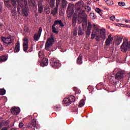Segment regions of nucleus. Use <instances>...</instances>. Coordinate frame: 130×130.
Segmentation results:
<instances>
[{"label": "nucleus", "instance_id": "nucleus-1", "mask_svg": "<svg viewBox=\"0 0 130 130\" xmlns=\"http://www.w3.org/2000/svg\"><path fill=\"white\" fill-rule=\"evenodd\" d=\"M17 5L22 10V15L28 17V2L27 0H16Z\"/></svg>", "mask_w": 130, "mask_h": 130}, {"label": "nucleus", "instance_id": "nucleus-2", "mask_svg": "<svg viewBox=\"0 0 130 130\" xmlns=\"http://www.w3.org/2000/svg\"><path fill=\"white\" fill-rule=\"evenodd\" d=\"M4 2L6 7H7V8H11V2L13 7H14V9L11 12V14L13 17H16L17 16V0H4Z\"/></svg>", "mask_w": 130, "mask_h": 130}, {"label": "nucleus", "instance_id": "nucleus-3", "mask_svg": "<svg viewBox=\"0 0 130 130\" xmlns=\"http://www.w3.org/2000/svg\"><path fill=\"white\" fill-rule=\"evenodd\" d=\"M86 12L85 10H80L79 12V18H78V21L79 23H84L85 25L88 24V21L87 20L88 19V15L86 14Z\"/></svg>", "mask_w": 130, "mask_h": 130}, {"label": "nucleus", "instance_id": "nucleus-4", "mask_svg": "<svg viewBox=\"0 0 130 130\" xmlns=\"http://www.w3.org/2000/svg\"><path fill=\"white\" fill-rule=\"evenodd\" d=\"M121 50L122 52H126L127 50H130V41L128 42L127 39L123 40L122 44L121 46Z\"/></svg>", "mask_w": 130, "mask_h": 130}, {"label": "nucleus", "instance_id": "nucleus-5", "mask_svg": "<svg viewBox=\"0 0 130 130\" xmlns=\"http://www.w3.org/2000/svg\"><path fill=\"white\" fill-rule=\"evenodd\" d=\"M50 63L51 67L53 68V69H58L61 64L59 62V60L55 58H52L50 60Z\"/></svg>", "mask_w": 130, "mask_h": 130}, {"label": "nucleus", "instance_id": "nucleus-6", "mask_svg": "<svg viewBox=\"0 0 130 130\" xmlns=\"http://www.w3.org/2000/svg\"><path fill=\"white\" fill-rule=\"evenodd\" d=\"M2 41L3 42L4 45H5V46H11V45H12L14 44L13 43V41L12 40V38L10 37H2L1 38Z\"/></svg>", "mask_w": 130, "mask_h": 130}, {"label": "nucleus", "instance_id": "nucleus-7", "mask_svg": "<svg viewBox=\"0 0 130 130\" xmlns=\"http://www.w3.org/2000/svg\"><path fill=\"white\" fill-rule=\"evenodd\" d=\"M54 43V39L52 37H50L46 42L45 49L46 50H49V48L52 46V45Z\"/></svg>", "mask_w": 130, "mask_h": 130}, {"label": "nucleus", "instance_id": "nucleus-8", "mask_svg": "<svg viewBox=\"0 0 130 130\" xmlns=\"http://www.w3.org/2000/svg\"><path fill=\"white\" fill-rule=\"evenodd\" d=\"M75 101H76V98L72 95H70L68 98L64 99L63 101V103L67 105H70L72 102H75Z\"/></svg>", "mask_w": 130, "mask_h": 130}, {"label": "nucleus", "instance_id": "nucleus-9", "mask_svg": "<svg viewBox=\"0 0 130 130\" xmlns=\"http://www.w3.org/2000/svg\"><path fill=\"white\" fill-rule=\"evenodd\" d=\"M100 37L104 40L106 39V37H107V33H106V29H105V28L100 29Z\"/></svg>", "mask_w": 130, "mask_h": 130}, {"label": "nucleus", "instance_id": "nucleus-10", "mask_svg": "<svg viewBox=\"0 0 130 130\" xmlns=\"http://www.w3.org/2000/svg\"><path fill=\"white\" fill-rule=\"evenodd\" d=\"M41 33H42V27H40L38 32L35 34L34 36V39L35 41H38V40L40 39Z\"/></svg>", "mask_w": 130, "mask_h": 130}, {"label": "nucleus", "instance_id": "nucleus-11", "mask_svg": "<svg viewBox=\"0 0 130 130\" xmlns=\"http://www.w3.org/2000/svg\"><path fill=\"white\" fill-rule=\"evenodd\" d=\"M113 41V37H112V35H109L108 36L107 39L106 40V46H109L111 44V43Z\"/></svg>", "mask_w": 130, "mask_h": 130}, {"label": "nucleus", "instance_id": "nucleus-12", "mask_svg": "<svg viewBox=\"0 0 130 130\" xmlns=\"http://www.w3.org/2000/svg\"><path fill=\"white\" fill-rule=\"evenodd\" d=\"M23 51H24L25 52H28V39L25 38L24 39H23Z\"/></svg>", "mask_w": 130, "mask_h": 130}, {"label": "nucleus", "instance_id": "nucleus-13", "mask_svg": "<svg viewBox=\"0 0 130 130\" xmlns=\"http://www.w3.org/2000/svg\"><path fill=\"white\" fill-rule=\"evenodd\" d=\"M11 112L12 114H19L21 112V110L19 108L13 107L11 109Z\"/></svg>", "mask_w": 130, "mask_h": 130}, {"label": "nucleus", "instance_id": "nucleus-14", "mask_svg": "<svg viewBox=\"0 0 130 130\" xmlns=\"http://www.w3.org/2000/svg\"><path fill=\"white\" fill-rule=\"evenodd\" d=\"M115 76V80L118 82L119 80H121L123 78V73L121 72H117Z\"/></svg>", "mask_w": 130, "mask_h": 130}, {"label": "nucleus", "instance_id": "nucleus-15", "mask_svg": "<svg viewBox=\"0 0 130 130\" xmlns=\"http://www.w3.org/2000/svg\"><path fill=\"white\" fill-rule=\"evenodd\" d=\"M41 66L43 68H44V67H47V66H48V59H47V58L46 57H44L41 61Z\"/></svg>", "mask_w": 130, "mask_h": 130}, {"label": "nucleus", "instance_id": "nucleus-16", "mask_svg": "<svg viewBox=\"0 0 130 130\" xmlns=\"http://www.w3.org/2000/svg\"><path fill=\"white\" fill-rule=\"evenodd\" d=\"M92 28H93L92 33L96 36H98V34H99V29H98L97 25H96L95 24H93Z\"/></svg>", "mask_w": 130, "mask_h": 130}, {"label": "nucleus", "instance_id": "nucleus-17", "mask_svg": "<svg viewBox=\"0 0 130 130\" xmlns=\"http://www.w3.org/2000/svg\"><path fill=\"white\" fill-rule=\"evenodd\" d=\"M122 39H123V38L122 37H120L119 36H118L116 37L115 38V44L116 45H119L121 42H122Z\"/></svg>", "mask_w": 130, "mask_h": 130}, {"label": "nucleus", "instance_id": "nucleus-18", "mask_svg": "<svg viewBox=\"0 0 130 130\" xmlns=\"http://www.w3.org/2000/svg\"><path fill=\"white\" fill-rule=\"evenodd\" d=\"M31 125L34 127H36V128H40V125L38 123H37V121H36V119H33L31 120Z\"/></svg>", "mask_w": 130, "mask_h": 130}, {"label": "nucleus", "instance_id": "nucleus-19", "mask_svg": "<svg viewBox=\"0 0 130 130\" xmlns=\"http://www.w3.org/2000/svg\"><path fill=\"white\" fill-rule=\"evenodd\" d=\"M109 80L110 82H111L112 83H116L117 82V81L115 80V75L112 74L109 77Z\"/></svg>", "mask_w": 130, "mask_h": 130}, {"label": "nucleus", "instance_id": "nucleus-20", "mask_svg": "<svg viewBox=\"0 0 130 130\" xmlns=\"http://www.w3.org/2000/svg\"><path fill=\"white\" fill-rule=\"evenodd\" d=\"M57 24L60 25V27H64V24H63L61 20H55L54 24L53 25H54V26H55L56 25H57Z\"/></svg>", "mask_w": 130, "mask_h": 130}, {"label": "nucleus", "instance_id": "nucleus-21", "mask_svg": "<svg viewBox=\"0 0 130 130\" xmlns=\"http://www.w3.org/2000/svg\"><path fill=\"white\" fill-rule=\"evenodd\" d=\"M58 12V6H56L55 8H54L51 12V14L53 15V16H55Z\"/></svg>", "mask_w": 130, "mask_h": 130}, {"label": "nucleus", "instance_id": "nucleus-22", "mask_svg": "<svg viewBox=\"0 0 130 130\" xmlns=\"http://www.w3.org/2000/svg\"><path fill=\"white\" fill-rule=\"evenodd\" d=\"M77 64H82L83 63V57L82 55L80 54L77 60Z\"/></svg>", "mask_w": 130, "mask_h": 130}, {"label": "nucleus", "instance_id": "nucleus-23", "mask_svg": "<svg viewBox=\"0 0 130 130\" xmlns=\"http://www.w3.org/2000/svg\"><path fill=\"white\" fill-rule=\"evenodd\" d=\"M85 33V31L84 29H82L81 26H79L78 27V36H82Z\"/></svg>", "mask_w": 130, "mask_h": 130}, {"label": "nucleus", "instance_id": "nucleus-24", "mask_svg": "<svg viewBox=\"0 0 130 130\" xmlns=\"http://www.w3.org/2000/svg\"><path fill=\"white\" fill-rule=\"evenodd\" d=\"M19 51H20V43L18 42L14 49V52H18Z\"/></svg>", "mask_w": 130, "mask_h": 130}, {"label": "nucleus", "instance_id": "nucleus-25", "mask_svg": "<svg viewBox=\"0 0 130 130\" xmlns=\"http://www.w3.org/2000/svg\"><path fill=\"white\" fill-rule=\"evenodd\" d=\"M8 58L6 56H0V62H3L4 61H7Z\"/></svg>", "mask_w": 130, "mask_h": 130}, {"label": "nucleus", "instance_id": "nucleus-26", "mask_svg": "<svg viewBox=\"0 0 130 130\" xmlns=\"http://www.w3.org/2000/svg\"><path fill=\"white\" fill-rule=\"evenodd\" d=\"M82 6L84 7V9L86 10V12H91V7H90V6H85V4H83Z\"/></svg>", "mask_w": 130, "mask_h": 130}, {"label": "nucleus", "instance_id": "nucleus-27", "mask_svg": "<svg viewBox=\"0 0 130 130\" xmlns=\"http://www.w3.org/2000/svg\"><path fill=\"white\" fill-rule=\"evenodd\" d=\"M105 2H106L107 5L108 6H112V5H114V3H113V2L112 0H104Z\"/></svg>", "mask_w": 130, "mask_h": 130}, {"label": "nucleus", "instance_id": "nucleus-28", "mask_svg": "<svg viewBox=\"0 0 130 130\" xmlns=\"http://www.w3.org/2000/svg\"><path fill=\"white\" fill-rule=\"evenodd\" d=\"M67 6H68V2H67V0H62V8H67Z\"/></svg>", "mask_w": 130, "mask_h": 130}, {"label": "nucleus", "instance_id": "nucleus-29", "mask_svg": "<svg viewBox=\"0 0 130 130\" xmlns=\"http://www.w3.org/2000/svg\"><path fill=\"white\" fill-rule=\"evenodd\" d=\"M76 24H77V16H74L72 19V25L76 26Z\"/></svg>", "mask_w": 130, "mask_h": 130}, {"label": "nucleus", "instance_id": "nucleus-30", "mask_svg": "<svg viewBox=\"0 0 130 130\" xmlns=\"http://www.w3.org/2000/svg\"><path fill=\"white\" fill-rule=\"evenodd\" d=\"M85 105V100L84 99H82L81 100L79 104V107H83Z\"/></svg>", "mask_w": 130, "mask_h": 130}, {"label": "nucleus", "instance_id": "nucleus-31", "mask_svg": "<svg viewBox=\"0 0 130 130\" xmlns=\"http://www.w3.org/2000/svg\"><path fill=\"white\" fill-rule=\"evenodd\" d=\"M52 29L53 33H55L56 34H58V31H57V29H56V28H55V25H53L52 26Z\"/></svg>", "mask_w": 130, "mask_h": 130}, {"label": "nucleus", "instance_id": "nucleus-32", "mask_svg": "<svg viewBox=\"0 0 130 130\" xmlns=\"http://www.w3.org/2000/svg\"><path fill=\"white\" fill-rule=\"evenodd\" d=\"M95 12H96V13H98V14H100L101 17L102 16V15L103 14V13L102 12V10H101L99 8H96L95 9Z\"/></svg>", "mask_w": 130, "mask_h": 130}, {"label": "nucleus", "instance_id": "nucleus-33", "mask_svg": "<svg viewBox=\"0 0 130 130\" xmlns=\"http://www.w3.org/2000/svg\"><path fill=\"white\" fill-rule=\"evenodd\" d=\"M92 27H93V25H92V23H91L90 22H88L87 23V27L86 30H91Z\"/></svg>", "mask_w": 130, "mask_h": 130}, {"label": "nucleus", "instance_id": "nucleus-34", "mask_svg": "<svg viewBox=\"0 0 130 130\" xmlns=\"http://www.w3.org/2000/svg\"><path fill=\"white\" fill-rule=\"evenodd\" d=\"M44 11L46 14H49V13H50V9L49 8V7H46L44 9Z\"/></svg>", "mask_w": 130, "mask_h": 130}, {"label": "nucleus", "instance_id": "nucleus-35", "mask_svg": "<svg viewBox=\"0 0 130 130\" xmlns=\"http://www.w3.org/2000/svg\"><path fill=\"white\" fill-rule=\"evenodd\" d=\"M90 35H91V30L86 29V38H88V37H89V36H90Z\"/></svg>", "mask_w": 130, "mask_h": 130}, {"label": "nucleus", "instance_id": "nucleus-36", "mask_svg": "<svg viewBox=\"0 0 130 130\" xmlns=\"http://www.w3.org/2000/svg\"><path fill=\"white\" fill-rule=\"evenodd\" d=\"M39 56L41 58H43L44 57V55L43 54V51H40L39 52Z\"/></svg>", "mask_w": 130, "mask_h": 130}, {"label": "nucleus", "instance_id": "nucleus-37", "mask_svg": "<svg viewBox=\"0 0 130 130\" xmlns=\"http://www.w3.org/2000/svg\"><path fill=\"white\" fill-rule=\"evenodd\" d=\"M6 94V90L4 89H0V95H3Z\"/></svg>", "mask_w": 130, "mask_h": 130}, {"label": "nucleus", "instance_id": "nucleus-38", "mask_svg": "<svg viewBox=\"0 0 130 130\" xmlns=\"http://www.w3.org/2000/svg\"><path fill=\"white\" fill-rule=\"evenodd\" d=\"M29 4H31V6H33V7H35V5H36L35 0H29Z\"/></svg>", "mask_w": 130, "mask_h": 130}, {"label": "nucleus", "instance_id": "nucleus-39", "mask_svg": "<svg viewBox=\"0 0 130 130\" xmlns=\"http://www.w3.org/2000/svg\"><path fill=\"white\" fill-rule=\"evenodd\" d=\"M43 12V6H39V13L41 14Z\"/></svg>", "mask_w": 130, "mask_h": 130}, {"label": "nucleus", "instance_id": "nucleus-40", "mask_svg": "<svg viewBox=\"0 0 130 130\" xmlns=\"http://www.w3.org/2000/svg\"><path fill=\"white\" fill-rule=\"evenodd\" d=\"M118 5L119 7H125V3L124 2H118Z\"/></svg>", "mask_w": 130, "mask_h": 130}, {"label": "nucleus", "instance_id": "nucleus-41", "mask_svg": "<svg viewBox=\"0 0 130 130\" xmlns=\"http://www.w3.org/2000/svg\"><path fill=\"white\" fill-rule=\"evenodd\" d=\"M73 35L74 36H77L78 35V28H75L73 31Z\"/></svg>", "mask_w": 130, "mask_h": 130}, {"label": "nucleus", "instance_id": "nucleus-42", "mask_svg": "<svg viewBox=\"0 0 130 130\" xmlns=\"http://www.w3.org/2000/svg\"><path fill=\"white\" fill-rule=\"evenodd\" d=\"M89 16L91 19H95V14L94 13H90Z\"/></svg>", "mask_w": 130, "mask_h": 130}, {"label": "nucleus", "instance_id": "nucleus-43", "mask_svg": "<svg viewBox=\"0 0 130 130\" xmlns=\"http://www.w3.org/2000/svg\"><path fill=\"white\" fill-rule=\"evenodd\" d=\"M20 7L21 6H19V5H18V7H17L18 14H21V8H20Z\"/></svg>", "mask_w": 130, "mask_h": 130}, {"label": "nucleus", "instance_id": "nucleus-44", "mask_svg": "<svg viewBox=\"0 0 130 130\" xmlns=\"http://www.w3.org/2000/svg\"><path fill=\"white\" fill-rule=\"evenodd\" d=\"M59 4H60V0H56V6L58 7Z\"/></svg>", "mask_w": 130, "mask_h": 130}, {"label": "nucleus", "instance_id": "nucleus-45", "mask_svg": "<svg viewBox=\"0 0 130 130\" xmlns=\"http://www.w3.org/2000/svg\"><path fill=\"white\" fill-rule=\"evenodd\" d=\"M95 39L96 41H100V36H95Z\"/></svg>", "mask_w": 130, "mask_h": 130}, {"label": "nucleus", "instance_id": "nucleus-46", "mask_svg": "<svg viewBox=\"0 0 130 130\" xmlns=\"http://www.w3.org/2000/svg\"><path fill=\"white\" fill-rule=\"evenodd\" d=\"M110 20L111 21H114L115 20V17L114 16H112L110 18Z\"/></svg>", "mask_w": 130, "mask_h": 130}, {"label": "nucleus", "instance_id": "nucleus-47", "mask_svg": "<svg viewBox=\"0 0 130 130\" xmlns=\"http://www.w3.org/2000/svg\"><path fill=\"white\" fill-rule=\"evenodd\" d=\"M55 2V0H51L50 2V4H51V5H53V6H54Z\"/></svg>", "mask_w": 130, "mask_h": 130}, {"label": "nucleus", "instance_id": "nucleus-48", "mask_svg": "<svg viewBox=\"0 0 130 130\" xmlns=\"http://www.w3.org/2000/svg\"><path fill=\"white\" fill-rule=\"evenodd\" d=\"M72 7V5H71V4H70L69 5H68V7L67 8V11H71V7Z\"/></svg>", "mask_w": 130, "mask_h": 130}, {"label": "nucleus", "instance_id": "nucleus-49", "mask_svg": "<svg viewBox=\"0 0 130 130\" xmlns=\"http://www.w3.org/2000/svg\"><path fill=\"white\" fill-rule=\"evenodd\" d=\"M4 49L5 48H4V47H3V45L0 43V50L3 51V50H4Z\"/></svg>", "mask_w": 130, "mask_h": 130}, {"label": "nucleus", "instance_id": "nucleus-50", "mask_svg": "<svg viewBox=\"0 0 130 130\" xmlns=\"http://www.w3.org/2000/svg\"><path fill=\"white\" fill-rule=\"evenodd\" d=\"M23 126H24V123L22 122H20L19 124V127L21 128V127H23Z\"/></svg>", "mask_w": 130, "mask_h": 130}, {"label": "nucleus", "instance_id": "nucleus-51", "mask_svg": "<svg viewBox=\"0 0 130 130\" xmlns=\"http://www.w3.org/2000/svg\"><path fill=\"white\" fill-rule=\"evenodd\" d=\"M28 30H29V28H28V27L25 26L24 27V31H25V32H28Z\"/></svg>", "mask_w": 130, "mask_h": 130}, {"label": "nucleus", "instance_id": "nucleus-52", "mask_svg": "<svg viewBox=\"0 0 130 130\" xmlns=\"http://www.w3.org/2000/svg\"><path fill=\"white\" fill-rule=\"evenodd\" d=\"M95 37H96V35H94L93 33L91 34V39H94V38H95Z\"/></svg>", "mask_w": 130, "mask_h": 130}, {"label": "nucleus", "instance_id": "nucleus-53", "mask_svg": "<svg viewBox=\"0 0 130 130\" xmlns=\"http://www.w3.org/2000/svg\"><path fill=\"white\" fill-rule=\"evenodd\" d=\"M4 125H8V124H9V121H6L4 122Z\"/></svg>", "mask_w": 130, "mask_h": 130}, {"label": "nucleus", "instance_id": "nucleus-54", "mask_svg": "<svg viewBox=\"0 0 130 130\" xmlns=\"http://www.w3.org/2000/svg\"><path fill=\"white\" fill-rule=\"evenodd\" d=\"M60 106H58V107H56V109L57 110H60Z\"/></svg>", "mask_w": 130, "mask_h": 130}, {"label": "nucleus", "instance_id": "nucleus-55", "mask_svg": "<svg viewBox=\"0 0 130 130\" xmlns=\"http://www.w3.org/2000/svg\"><path fill=\"white\" fill-rule=\"evenodd\" d=\"M3 11V5H0V13Z\"/></svg>", "mask_w": 130, "mask_h": 130}, {"label": "nucleus", "instance_id": "nucleus-56", "mask_svg": "<svg viewBox=\"0 0 130 130\" xmlns=\"http://www.w3.org/2000/svg\"><path fill=\"white\" fill-rule=\"evenodd\" d=\"M37 1L39 4H41L42 2H43V0H37Z\"/></svg>", "mask_w": 130, "mask_h": 130}, {"label": "nucleus", "instance_id": "nucleus-57", "mask_svg": "<svg viewBox=\"0 0 130 130\" xmlns=\"http://www.w3.org/2000/svg\"><path fill=\"white\" fill-rule=\"evenodd\" d=\"M32 48H30V49L27 51L28 52H32Z\"/></svg>", "mask_w": 130, "mask_h": 130}, {"label": "nucleus", "instance_id": "nucleus-58", "mask_svg": "<svg viewBox=\"0 0 130 130\" xmlns=\"http://www.w3.org/2000/svg\"><path fill=\"white\" fill-rule=\"evenodd\" d=\"M124 27H126V28H130L129 25H125Z\"/></svg>", "mask_w": 130, "mask_h": 130}, {"label": "nucleus", "instance_id": "nucleus-59", "mask_svg": "<svg viewBox=\"0 0 130 130\" xmlns=\"http://www.w3.org/2000/svg\"><path fill=\"white\" fill-rule=\"evenodd\" d=\"M97 2H99V0H93V3H97Z\"/></svg>", "mask_w": 130, "mask_h": 130}, {"label": "nucleus", "instance_id": "nucleus-60", "mask_svg": "<svg viewBox=\"0 0 130 130\" xmlns=\"http://www.w3.org/2000/svg\"><path fill=\"white\" fill-rule=\"evenodd\" d=\"M125 23H128V20L127 19L125 20Z\"/></svg>", "mask_w": 130, "mask_h": 130}, {"label": "nucleus", "instance_id": "nucleus-61", "mask_svg": "<svg viewBox=\"0 0 130 130\" xmlns=\"http://www.w3.org/2000/svg\"><path fill=\"white\" fill-rule=\"evenodd\" d=\"M120 25H121V24H119V23H117V24H116V25H117V26H118L119 27L120 26Z\"/></svg>", "mask_w": 130, "mask_h": 130}, {"label": "nucleus", "instance_id": "nucleus-62", "mask_svg": "<svg viewBox=\"0 0 130 130\" xmlns=\"http://www.w3.org/2000/svg\"><path fill=\"white\" fill-rule=\"evenodd\" d=\"M87 5H90V4H91V3H90V2H87Z\"/></svg>", "mask_w": 130, "mask_h": 130}, {"label": "nucleus", "instance_id": "nucleus-63", "mask_svg": "<svg viewBox=\"0 0 130 130\" xmlns=\"http://www.w3.org/2000/svg\"><path fill=\"white\" fill-rule=\"evenodd\" d=\"M105 9H106V10H107V11H109V9H108V8H105Z\"/></svg>", "mask_w": 130, "mask_h": 130}, {"label": "nucleus", "instance_id": "nucleus-64", "mask_svg": "<svg viewBox=\"0 0 130 130\" xmlns=\"http://www.w3.org/2000/svg\"><path fill=\"white\" fill-rule=\"evenodd\" d=\"M127 10H130V7L127 8Z\"/></svg>", "mask_w": 130, "mask_h": 130}]
</instances>
